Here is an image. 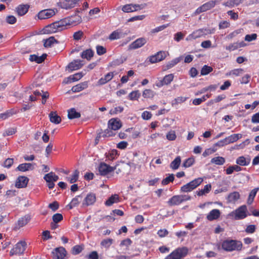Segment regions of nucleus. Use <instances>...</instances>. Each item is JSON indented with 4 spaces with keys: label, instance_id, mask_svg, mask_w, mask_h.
<instances>
[{
    "label": "nucleus",
    "instance_id": "nucleus-53",
    "mask_svg": "<svg viewBox=\"0 0 259 259\" xmlns=\"http://www.w3.org/2000/svg\"><path fill=\"white\" fill-rule=\"evenodd\" d=\"M63 219V215L61 213H56L52 217V219L55 223H58L61 221Z\"/></svg>",
    "mask_w": 259,
    "mask_h": 259
},
{
    "label": "nucleus",
    "instance_id": "nucleus-62",
    "mask_svg": "<svg viewBox=\"0 0 259 259\" xmlns=\"http://www.w3.org/2000/svg\"><path fill=\"white\" fill-rule=\"evenodd\" d=\"M6 22L10 24H13L16 23V18L15 17L12 15H9L7 16L6 18Z\"/></svg>",
    "mask_w": 259,
    "mask_h": 259
},
{
    "label": "nucleus",
    "instance_id": "nucleus-14",
    "mask_svg": "<svg viewBox=\"0 0 259 259\" xmlns=\"http://www.w3.org/2000/svg\"><path fill=\"white\" fill-rule=\"evenodd\" d=\"M29 179L25 176L19 177L16 182V187L18 188H25L27 186Z\"/></svg>",
    "mask_w": 259,
    "mask_h": 259
},
{
    "label": "nucleus",
    "instance_id": "nucleus-4",
    "mask_svg": "<svg viewBox=\"0 0 259 259\" xmlns=\"http://www.w3.org/2000/svg\"><path fill=\"white\" fill-rule=\"evenodd\" d=\"M188 249L186 247H179L174 250L164 259H181L187 255Z\"/></svg>",
    "mask_w": 259,
    "mask_h": 259
},
{
    "label": "nucleus",
    "instance_id": "nucleus-13",
    "mask_svg": "<svg viewBox=\"0 0 259 259\" xmlns=\"http://www.w3.org/2000/svg\"><path fill=\"white\" fill-rule=\"evenodd\" d=\"M83 66L82 61L79 60H74L70 63L67 67L71 71L73 70H78L82 67Z\"/></svg>",
    "mask_w": 259,
    "mask_h": 259
},
{
    "label": "nucleus",
    "instance_id": "nucleus-60",
    "mask_svg": "<svg viewBox=\"0 0 259 259\" xmlns=\"http://www.w3.org/2000/svg\"><path fill=\"white\" fill-rule=\"evenodd\" d=\"M185 34L182 32H178L175 34L174 39L177 42L180 41L184 38Z\"/></svg>",
    "mask_w": 259,
    "mask_h": 259
},
{
    "label": "nucleus",
    "instance_id": "nucleus-1",
    "mask_svg": "<svg viewBox=\"0 0 259 259\" xmlns=\"http://www.w3.org/2000/svg\"><path fill=\"white\" fill-rule=\"evenodd\" d=\"M72 22L70 18H66L46 26L43 31L47 34L56 33L66 29V26L70 25Z\"/></svg>",
    "mask_w": 259,
    "mask_h": 259
},
{
    "label": "nucleus",
    "instance_id": "nucleus-8",
    "mask_svg": "<svg viewBox=\"0 0 259 259\" xmlns=\"http://www.w3.org/2000/svg\"><path fill=\"white\" fill-rule=\"evenodd\" d=\"M191 199V197H187V198H184L183 195H175L172 196L167 201V204L169 206L178 205L184 201L189 200Z\"/></svg>",
    "mask_w": 259,
    "mask_h": 259
},
{
    "label": "nucleus",
    "instance_id": "nucleus-63",
    "mask_svg": "<svg viewBox=\"0 0 259 259\" xmlns=\"http://www.w3.org/2000/svg\"><path fill=\"white\" fill-rule=\"evenodd\" d=\"M96 51L98 55H102L106 52V49L101 46H97L96 47Z\"/></svg>",
    "mask_w": 259,
    "mask_h": 259
},
{
    "label": "nucleus",
    "instance_id": "nucleus-54",
    "mask_svg": "<svg viewBox=\"0 0 259 259\" xmlns=\"http://www.w3.org/2000/svg\"><path fill=\"white\" fill-rule=\"evenodd\" d=\"M257 34L256 33H252L251 34H247L245 35L244 39L245 41L250 42L254 40L257 38Z\"/></svg>",
    "mask_w": 259,
    "mask_h": 259
},
{
    "label": "nucleus",
    "instance_id": "nucleus-36",
    "mask_svg": "<svg viewBox=\"0 0 259 259\" xmlns=\"http://www.w3.org/2000/svg\"><path fill=\"white\" fill-rule=\"evenodd\" d=\"M68 117L71 119L77 118L80 117V113L77 112L74 108H71L68 111Z\"/></svg>",
    "mask_w": 259,
    "mask_h": 259
},
{
    "label": "nucleus",
    "instance_id": "nucleus-35",
    "mask_svg": "<svg viewBox=\"0 0 259 259\" xmlns=\"http://www.w3.org/2000/svg\"><path fill=\"white\" fill-rule=\"evenodd\" d=\"M94 52L91 49H87L84 51H83L81 54V57L82 58L86 59L88 60H91V59L93 57Z\"/></svg>",
    "mask_w": 259,
    "mask_h": 259
},
{
    "label": "nucleus",
    "instance_id": "nucleus-2",
    "mask_svg": "<svg viewBox=\"0 0 259 259\" xmlns=\"http://www.w3.org/2000/svg\"><path fill=\"white\" fill-rule=\"evenodd\" d=\"M242 246L241 242L234 240H226L224 241L222 244V248L227 251L240 250Z\"/></svg>",
    "mask_w": 259,
    "mask_h": 259
},
{
    "label": "nucleus",
    "instance_id": "nucleus-10",
    "mask_svg": "<svg viewBox=\"0 0 259 259\" xmlns=\"http://www.w3.org/2000/svg\"><path fill=\"white\" fill-rule=\"evenodd\" d=\"M215 5V1H210L198 8L195 11V13L199 14L202 12H204L207 10H210L211 9L213 8Z\"/></svg>",
    "mask_w": 259,
    "mask_h": 259
},
{
    "label": "nucleus",
    "instance_id": "nucleus-15",
    "mask_svg": "<svg viewBox=\"0 0 259 259\" xmlns=\"http://www.w3.org/2000/svg\"><path fill=\"white\" fill-rule=\"evenodd\" d=\"M121 126V123L119 120L112 118L108 121V127L114 131L118 130Z\"/></svg>",
    "mask_w": 259,
    "mask_h": 259
},
{
    "label": "nucleus",
    "instance_id": "nucleus-27",
    "mask_svg": "<svg viewBox=\"0 0 259 259\" xmlns=\"http://www.w3.org/2000/svg\"><path fill=\"white\" fill-rule=\"evenodd\" d=\"M211 189V185L210 184H207L204 187L203 189L197 191L196 193L199 196L205 195L210 191Z\"/></svg>",
    "mask_w": 259,
    "mask_h": 259
},
{
    "label": "nucleus",
    "instance_id": "nucleus-9",
    "mask_svg": "<svg viewBox=\"0 0 259 259\" xmlns=\"http://www.w3.org/2000/svg\"><path fill=\"white\" fill-rule=\"evenodd\" d=\"M53 259H64L66 255V251L63 247L56 248L52 252Z\"/></svg>",
    "mask_w": 259,
    "mask_h": 259
},
{
    "label": "nucleus",
    "instance_id": "nucleus-28",
    "mask_svg": "<svg viewBox=\"0 0 259 259\" xmlns=\"http://www.w3.org/2000/svg\"><path fill=\"white\" fill-rule=\"evenodd\" d=\"M241 134H236L231 135L230 136L226 137L225 139L227 144H229L230 143H233L235 142H236L238 140L241 138Z\"/></svg>",
    "mask_w": 259,
    "mask_h": 259
},
{
    "label": "nucleus",
    "instance_id": "nucleus-31",
    "mask_svg": "<svg viewBox=\"0 0 259 259\" xmlns=\"http://www.w3.org/2000/svg\"><path fill=\"white\" fill-rule=\"evenodd\" d=\"M119 201V196L117 194L112 195L105 202V204L107 206H111L115 203Z\"/></svg>",
    "mask_w": 259,
    "mask_h": 259
},
{
    "label": "nucleus",
    "instance_id": "nucleus-19",
    "mask_svg": "<svg viewBox=\"0 0 259 259\" xmlns=\"http://www.w3.org/2000/svg\"><path fill=\"white\" fill-rule=\"evenodd\" d=\"M30 217L29 215H25L23 217H22L17 222V224L15 227L16 229H20L21 227L25 226L30 221Z\"/></svg>",
    "mask_w": 259,
    "mask_h": 259
},
{
    "label": "nucleus",
    "instance_id": "nucleus-22",
    "mask_svg": "<svg viewBox=\"0 0 259 259\" xmlns=\"http://www.w3.org/2000/svg\"><path fill=\"white\" fill-rule=\"evenodd\" d=\"M29 6L28 5H20L16 8V11L19 16L24 15L28 11Z\"/></svg>",
    "mask_w": 259,
    "mask_h": 259
},
{
    "label": "nucleus",
    "instance_id": "nucleus-20",
    "mask_svg": "<svg viewBox=\"0 0 259 259\" xmlns=\"http://www.w3.org/2000/svg\"><path fill=\"white\" fill-rule=\"evenodd\" d=\"M96 197L95 194L90 193L87 195L83 202V205L89 206L93 204L96 201Z\"/></svg>",
    "mask_w": 259,
    "mask_h": 259
},
{
    "label": "nucleus",
    "instance_id": "nucleus-32",
    "mask_svg": "<svg viewBox=\"0 0 259 259\" xmlns=\"http://www.w3.org/2000/svg\"><path fill=\"white\" fill-rule=\"evenodd\" d=\"M181 162V157L177 156L170 164V167L174 170L178 169Z\"/></svg>",
    "mask_w": 259,
    "mask_h": 259
},
{
    "label": "nucleus",
    "instance_id": "nucleus-49",
    "mask_svg": "<svg viewBox=\"0 0 259 259\" xmlns=\"http://www.w3.org/2000/svg\"><path fill=\"white\" fill-rule=\"evenodd\" d=\"M174 179L175 178L174 174H169L168 177H167L162 181L161 183L163 185H166L170 182H173Z\"/></svg>",
    "mask_w": 259,
    "mask_h": 259
},
{
    "label": "nucleus",
    "instance_id": "nucleus-52",
    "mask_svg": "<svg viewBox=\"0 0 259 259\" xmlns=\"http://www.w3.org/2000/svg\"><path fill=\"white\" fill-rule=\"evenodd\" d=\"M194 159L193 158H189L185 160L183 162V166L186 168L189 167L193 165L194 162Z\"/></svg>",
    "mask_w": 259,
    "mask_h": 259
},
{
    "label": "nucleus",
    "instance_id": "nucleus-11",
    "mask_svg": "<svg viewBox=\"0 0 259 259\" xmlns=\"http://www.w3.org/2000/svg\"><path fill=\"white\" fill-rule=\"evenodd\" d=\"M55 15V11L52 9H46L40 11L37 14V17L40 20L47 19L51 18Z\"/></svg>",
    "mask_w": 259,
    "mask_h": 259
},
{
    "label": "nucleus",
    "instance_id": "nucleus-58",
    "mask_svg": "<svg viewBox=\"0 0 259 259\" xmlns=\"http://www.w3.org/2000/svg\"><path fill=\"white\" fill-rule=\"evenodd\" d=\"M194 189H192V187L189 185V183L183 185L181 188V191L183 192H189L192 191Z\"/></svg>",
    "mask_w": 259,
    "mask_h": 259
},
{
    "label": "nucleus",
    "instance_id": "nucleus-55",
    "mask_svg": "<svg viewBox=\"0 0 259 259\" xmlns=\"http://www.w3.org/2000/svg\"><path fill=\"white\" fill-rule=\"evenodd\" d=\"M155 55L157 59H159L158 61L160 62L165 58L166 53L164 51H159L157 52Z\"/></svg>",
    "mask_w": 259,
    "mask_h": 259
},
{
    "label": "nucleus",
    "instance_id": "nucleus-18",
    "mask_svg": "<svg viewBox=\"0 0 259 259\" xmlns=\"http://www.w3.org/2000/svg\"><path fill=\"white\" fill-rule=\"evenodd\" d=\"M80 0H65L62 4V7L65 9L73 8Z\"/></svg>",
    "mask_w": 259,
    "mask_h": 259
},
{
    "label": "nucleus",
    "instance_id": "nucleus-25",
    "mask_svg": "<svg viewBox=\"0 0 259 259\" xmlns=\"http://www.w3.org/2000/svg\"><path fill=\"white\" fill-rule=\"evenodd\" d=\"M88 87V84L87 82H83L73 86L71 90L74 93L79 92L82 91L83 90L87 88Z\"/></svg>",
    "mask_w": 259,
    "mask_h": 259
},
{
    "label": "nucleus",
    "instance_id": "nucleus-33",
    "mask_svg": "<svg viewBox=\"0 0 259 259\" xmlns=\"http://www.w3.org/2000/svg\"><path fill=\"white\" fill-rule=\"evenodd\" d=\"M113 243V240L111 238H106L103 239L100 243V245L102 247L106 249L109 248L110 246Z\"/></svg>",
    "mask_w": 259,
    "mask_h": 259
},
{
    "label": "nucleus",
    "instance_id": "nucleus-56",
    "mask_svg": "<svg viewBox=\"0 0 259 259\" xmlns=\"http://www.w3.org/2000/svg\"><path fill=\"white\" fill-rule=\"evenodd\" d=\"M153 95V91L149 89L145 90L143 93V96L144 98H152Z\"/></svg>",
    "mask_w": 259,
    "mask_h": 259
},
{
    "label": "nucleus",
    "instance_id": "nucleus-12",
    "mask_svg": "<svg viewBox=\"0 0 259 259\" xmlns=\"http://www.w3.org/2000/svg\"><path fill=\"white\" fill-rule=\"evenodd\" d=\"M147 41L145 37H140L133 41L129 46L130 49L135 50L143 47Z\"/></svg>",
    "mask_w": 259,
    "mask_h": 259
},
{
    "label": "nucleus",
    "instance_id": "nucleus-43",
    "mask_svg": "<svg viewBox=\"0 0 259 259\" xmlns=\"http://www.w3.org/2000/svg\"><path fill=\"white\" fill-rule=\"evenodd\" d=\"M258 189V188H256L251 191L248 196V198L247 201L248 204H251L252 203Z\"/></svg>",
    "mask_w": 259,
    "mask_h": 259
},
{
    "label": "nucleus",
    "instance_id": "nucleus-41",
    "mask_svg": "<svg viewBox=\"0 0 259 259\" xmlns=\"http://www.w3.org/2000/svg\"><path fill=\"white\" fill-rule=\"evenodd\" d=\"M203 181V179L202 178H198L194 179L188 183L189 185L192 187V189H195L202 183Z\"/></svg>",
    "mask_w": 259,
    "mask_h": 259
},
{
    "label": "nucleus",
    "instance_id": "nucleus-44",
    "mask_svg": "<svg viewBox=\"0 0 259 259\" xmlns=\"http://www.w3.org/2000/svg\"><path fill=\"white\" fill-rule=\"evenodd\" d=\"M82 76L83 75L81 73H77L72 76H69L68 78V81L67 82H71L77 81L81 79L82 77Z\"/></svg>",
    "mask_w": 259,
    "mask_h": 259
},
{
    "label": "nucleus",
    "instance_id": "nucleus-7",
    "mask_svg": "<svg viewBox=\"0 0 259 259\" xmlns=\"http://www.w3.org/2000/svg\"><path fill=\"white\" fill-rule=\"evenodd\" d=\"M116 169V166H110L108 164L101 162L98 166V170L100 175L106 176L109 173L113 171Z\"/></svg>",
    "mask_w": 259,
    "mask_h": 259
},
{
    "label": "nucleus",
    "instance_id": "nucleus-21",
    "mask_svg": "<svg viewBox=\"0 0 259 259\" xmlns=\"http://www.w3.org/2000/svg\"><path fill=\"white\" fill-rule=\"evenodd\" d=\"M106 161L109 162V161H113L116 159L118 156V151L115 149L110 150L108 153L105 154Z\"/></svg>",
    "mask_w": 259,
    "mask_h": 259
},
{
    "label": "nucleus",
    "instance_id": "nucleus-42",
    "mask_svg": "<svg viewBox=\"0 0 259 259\" xmlns=\"http://www.w3.org/2000/svg\"><path fill=\"white\" fill-rule=\"evenodd\" d=\"M225 162V159L221 156L215 157L211 159V163L217 165H222Z\"/></svg>",
    "mask_w": 259,
    "mask_h": 259
},
{
    "label": "nucleus",
    "instance_id": "nucleus-26",
    "mask_svg": "<svg viewBox=\"0 0 259 259\" xmlns=\"http://www.w3.org/2000/svg\"><path fill=\"white\" fill-rule=\"evenodd\" d=\"M250 162L249 158H246L245 157L241 156L236 159V163L240 166H247Z\"/></svg>",
    "mask_w": 259,
    "mask_h": 259
},
{
    "label": "nucleus",
    "instance_id": "nucleus-39",
    "mask_svg": "<svg viewBox=\"0 0 259 259\" xmlns=\"http://www.w3.org/2000/svg\"><path fill=\"white\" fill-rule=\"evenodd\" d=\"M217 88H218V85H216V84H211V85H209L208 87H205V88H203L200 91H199L198 92L196 93L195 95H198L199 94H201L204 93H205L206 92H207L208 91H215L217 89Z\"/></svg>",
    "mask_w": 259,
    "mask_h": 259
},
{
    "label": "nucleus",
    "instance_id": "nucleus-17",
    "mask_svg": "<svg viewBox=\"0 0 259 259\" xmlns=\"http://www.w3.org/2000/svg\"><path fill=\"white\" fill-rule=\"evenodd\" d=\"M221 215L220 210L214 209L211 210L207 214L206 218L208 221H211L218 219Z\"/></svg>",
    "mask_w": 259,
    "mask_h": 259
},
{
    "label": "nucleus",
    "instance_id": "nucleus-29",
    "mask_svg": "<svg viewBox=\"0 0 259 259\" xmlns=\"http://www.w3.org/2000/svg\"><path fill=\"white\" fill-rule=\"evenodd\" d=\"M181 60V57L175 58L170 61L167 62L166 64L164 66V70H168L177 64Z\"/></svg>",
    "mask_w": 259,
    "mask_h": 259
},
{
    "label": "nucleus",
    "instance_id": "nucleus-23",
    "mask_svg": "<svg viewBox=\"0 0 259 259\" xmlns=\"http://www.w3.org/2000/svg\"><path fill=\"white\" fill-rule=\"evenodd\" d=\"M47 57V55L44 54L40 56H38L36 55H31L29 56V60L31 62H35L37 63H41Z\"/></svg>",
    "mask_w": 259,
    "mask_h": 259
},
{
    "label": "nucleus",
    "instance_id": "nucleus-61",
    "mask_svg": "<svg viewBox=\"0 0 259 259\" xmlns=\"http://www.w3.org/2000/svg\"><path fill=\"white\" fill-rule=\"evenodd\" d=\"M157 234L159 237L163 238L168 234V231L165 229H160L158 231Z\"/></svg>",
    "mask_w": 259,
    "mask_h": 259
},
{
    "label": "nucleus",
    "instance_id": "nucleus-59",
    "mask_svg": "<svg viewBox=\"0 0 259 259\" xmlns=\"http://www.w3.org/2000/svg\"><path fill=\"white\" fill-rule=\"evenodd\" d=\"M123 107L118 106V107H116L114 108L113 109H111L110 111V113L111 114H118L119 113L122 112L123 111Z\"/></svg>",
    "mask_w": 259,
    "mask_h": 259
},
{
    "label": "nucleus",
    "instance_id": "nucleus-30",
    "mask_svg": "<svg viewBox=\"0 0 259 259\" xmlns=\"http://www.w3.org/2000/svg\"><path fill=\"white\" fill-rule=\"evenodd\" d=\"M44 46L45 48L51 47L54 44L58 43V41L53 36H51L48 39H44Z\"/></svg>",
    "mask_w": 259,
    "mask_h": 259
},
{
    "label": "nucleus",
    "instance_id": "nucleus-37",
    "mask_svg": "<svg viewBox=\"0 0 259 259\" xmlns=\"http://www.w3.org/2000/svg\"><path fill=\"white\" fill-rule=\"evenodd\" d=\"M80 198H81V197L79 195L76 196L75 197H74V198L72 199L71 202L68 205H67V207L69 209H71L73 208V207H75L80 202Z\"/></svg>",
    "mask_w": 259,
    "mask_h": 259
},
{
    "label": "nucleus",
    "instance_id": "nucleus-34",
    "mask_svg": "<svg viewBox=\"0 0 259 259\" xmlns=\"http://www.w3.org/2000/svg\"><path fill=\"white\" fill-rule=\"evenodd\" d=\"M79 174V171L78 170H75L73 171L72 175L70 177L66 178V180L68 181L71 184H73L78 180Z\"/></svg>",
    "mask_w": 259,
    "mask_h": 259
},
{
    "label": "nucleus",
    "instance_id": "nucleus-46",
    "mask_svg": "<svg viewBox=\"0 0 259 259\" xmlns=\"http://www.w3.org/2000/svg\"><path fill=\"white\" fill-rule=\"evenodd\" d=\"M141 94L139 91L132 92L128 95V98L130 100H137L140 97Z\"/></svg>",
    "mask_w": 259,
    "mask_h": 259
},
{
    "label": "nucleus",
    "instance_id": "nucleus-64",
    "mask_svg": "<svg viewBox=\"0 0 259 259\" xmlns=\"http://www.w3.org/2000/svg\"><path fill=\"white\" fill-rule=\"evenodd\" d=\"M83 250V247L80 245H75L73 247L72 252L73 254L76 255L80 253Z\"/></svg>",
    "mask_w": 259,
    "mask_h": 259
},
{
    "label": "nucleus",
    "instance_id": "nucleus-24",
    "mask_svg": "<svg viewBox=\"0 0 259 259\" xmlns=\"http://www.w3.org/2000/svg\"><path fill=\"white\" fill-rule=\"evenodd\" d=\"M50 120L55 124H59L61 121V118L56 112L52 111L49 114Z\"/></svg>",
    "mask_w": 259,
    "mask_h": 259
},
{
    "label": "nucleus",
    "instance_id": "nucleus-40",
    "mask_svg": "<svg viewBox=\"0 0 259 259\" xmlns=\"http://www.w3.org/2000/svg\"><path fill=\"white\" fill-rule=\"evenodd\" d=\"M244 72V70L242 68H238L234 69L233 70H231L229 72L226 73V76H231L234 75L235 76H238L241 74H243Z\"/></svg>",
    "mask_w": 259,
    "mask_h": 259
},
{
    "label": "nucleus",
    "instance_id": "nucleus-16",
    "mask_svg": "<svg viewBox=\"0 0 259 259\" xmlns=\"http://www.w3.org/2000/svg\"><path fill=\"white\" fill-rule=\"evenodd\" d=\"M35 164L30 163H24L20 164L17 167L18 170L25 172L28 170H31L34 169V165Z\"/></svg>",
    "mask_w": 259,
    "mask_h": 259
},
{
    "label": "nucleus",
    "instance_id": "nucleus-38",
    "mask_svg": "<svg viewBox=\"0 0 259 259\" xmlns=\"http://www.w3.org/2000/svg\"><path fill=\"white\" fill-rule=\"evenodd\" d=\"M240 196L239 192L235 191L229 194L228 200L230 202H235L240 198Z\"/></svg>",
    "mask_w": 259,
    "mask_h": 259
},
{
    "label": "nucleus",
    "instance_id": "nucleus-45",
    "mask_svg": "<svg viewBox=\"0 0 259 259\" xmlns=\"http://www.w3.org/2000/svg\"><path fill=\"white\" fill-rule=\"evenodd\" d=\"M122 37V34L118 30L114 31L112 32L109 36V39L110 40H115L119 39Z\"/></svg>",
    "mask_w": 259,
    "mask_h": 259
},
{
    "label": "nucleus",
    "instance_id": "nucleus-6",
    "mask_svg": "<svg viewBox=\"0 0 259 259\" xmlns=\"http://www.w3.org/2000/svg\"><path fill=\"white\" fill-rule=\"evenodd\" d=\"M26 245V244L25 241H20L18 242L15 245V247L10 251V255H20L23 254L25 250Z\"/></svg>",
    "mask_w": 259,
    "mask_h": 259
},
{
    "label": "nucleus",
    "instance_id": "nucleus-5",
    "mask_svg": "<svg viewBox=\"0 0 259 259\" xmlns=\"http://www.w3.org/2000/svg\"><path fill=\"white\" fill-rule=\"evenodd\" d=\"M230 215L233 216L236 220L245 219L248 215L247 206L245 205L240 206L235 211L232 212Z\"/></svg>",
    "mask_w": 259,
    "mask_h": 259
},
{
    "label": "nucleus",
    "instance_id": "nucleus-3",
    "mask_svg": "<svg viewBox=\"0 0 259 259\" xmlns=\"http://www.w3.org/2000/svg\"><path fill=\"white\" fill-rule=\"evenodd\" d=\"M214 30H211L207 28H201L196 30L193 31L192 33L190 34L187 36L186 38L187 41H192L196 38L201 37L204 35H206L209 34L213 33Z\"/></svg>",
    "mask_w": 259,
    "mask_h": 259
},
{
    "label": "nucleus",
    "instance_id": "nucleus-47",
    "mask_svg": "<svg viewBox=\"0 0 259 259\" xmlns=\"http://www.w3.org/2000/svg\"><path fill=\"white\" fill-rule=\"evenodd\" d=\"M174 78V75L173 74H169L168 75H165L162 80L163 83L165 84V85H168L173 80Z\"/></svg>",
    "mask_w": 259,
    "mask_h": 259
},
{
    "label": "nucleus",
    "instance_id": "nucleus-51",
    "mask_svg": "<svg viewBox=\"0 0 259 259\" xmlns=\"http://www.w3.org/2000/svg\"><path fill=\"white\" fill-rule=\"evenodd\" d=\"M256 226L254 225H249L246 226L245 231L247 234H253L255 232Z\"/></svg>",
    "mask_w": 259,
    "mask_h": 259
},
{
    "label": "nucleus",
    "instance_id": "nucleus-48",
    "mask_svg": "<svg viewBox=\"0 0 259 259\" xmlns=\"http://www.w3.org/2000/svg\"><path fill=\"white\" fill-rule=\"evenodd\" d=\"M213 69L211 67L207 65H204L201 70V74L202 75H206L211 72Z\"/></svg>",
    "mask_w": 259,
    "mask_h": 259
},
{
    "label": "nucleus",
    "instance_id": "nucleus-57",
    "mask_svg": "<svg viewBox=\"0 0 259 259\" xmlns=\"http://www.w3.org/2000/svg\"><path fill=\"white\" fill-rule=\"evenodd\" d=\"M16 129L14 127H11L6 130L3 134L4 137L11 136L16 132Z\"/></svg>",
    "mask_w": 259,
    "mask_h": 259
},
{
    "label": "nucleus",
    "instance_id": "nucleus-50",
    "mask_svg": "<svg viewBox=\"0 0 259 259\" xmlns=\"http://www.w3.org/2000/svg\"><path fill=\"white\" fill-rule=\"evenodd\" d=\"M83 36V32L81 30L77 31L74 33L73 37L75 40H79Z\"/></svg>",
    "mask_w": 259,
    "mask_h": 259
}]
</instances>
